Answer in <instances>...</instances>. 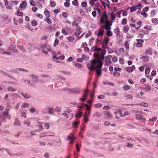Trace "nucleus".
<instances>
[{
  "instance_id": "obj_1",
  "label": "nucleus",
  "mask_w": 158,
  "mask_h": 158,
  "mask_svg": "<svg viewBox=\"0 0 158 158\" xmlns=\"http://www.w3.org/2000/svg\"><path fill=\"white\" fill-rule=\"evenodd\" d=\"M93 56L94 59L90 61L92 65L88 66V68L90 70H94L95 69V65L97 64V68L99 69H102L103 63L101 61L100 59V55L99 52H97L96 53L95 52Z\"/></svg>"
},
{
  "instance_id": "obj_2",
  "label": "nucleus",
  "mask_w": 158,
  "mask_h": 158,
  "mask_svg": "<svg viewBox=\"0 0 158 158\" xmlns=\"http://www.w3.org/2000/svg\"><path fill=\"white\" fill-rule=\"evenodd\" d=\"M63 90L69 93H72L76 94H79L81 91L80 89L77 88H73L72 89L65 88L63 89Z\"/></svg>"
},
{
  "instance_id": "obj_3",
  "label": "nucleus",
  "mask_w": 158,
  "mask_h": 158,
  "mask_svg": "<svg viewBox=\"0 0 158 158\" xmlns=\"http://www.w3.org/2000/svg\"><path fill=\"white\" fill-rule=\"evenodd\" d=\"M0 73L2 74L5 76L8 77L10 79L15 80H16L13 76H12L8 73H7L5 72L2 71V70H0Z\"/></svg>"
},
{
  "instance_id": "obj_4",
  "label": "nucleus",
  "mask_w": 158,
  "mask_h": 158,
  "mask_svg": "<svg viewBox=\"0 0 158 158\" xmlns=\"http://www.w3.org/2000/svg\"><path fill=\"white\" fill-rule=\"evenodd\" d=\"M106 20V21H108V16L106 14L104 15H103L102 18L100 19V22L101 24L104 23L105 22V20Z\"/></svg>"
},
{
  "instance_id": "obj_5",
  "label": "nucleus",
  "mask_w": 158,
  "mask_h": 158,
  "mask_svg": "<svg viewBox=\"0 0 158 158\" xmlns=\"http://www.w3.org/2000/svg\"><path fill=\"white\" fill-rule=\"evenodd\" d=\"M105 29L107 31L110 30L111 29L110 26L112 25V24L109 21L106 22Z\"/></svg>"
},
{
  "instance_id": "obj_6",
  "label": "nucleus",
  "mask_w": 158,
  "mask_h": 158,
  "mask_svg": "<svg viewBox=\"0 0 158 158\" xmlns=\"http://www.w3.org/2000/svg\"><path fill=\"white\" fill-rule=\"evenodd\" d=\"M117 113L121 117H124L127 115L129 114V113L128 111H124V113H123L120 110H118Z\"/></svg>"
},
{
  "instance_id": "obj_7",
  "label": "nucleus",
  "mask_w": 158,
  "mask_h": 158,
  "mask_svg": "<svg viewBox=\"0 0 158 158\" xmlns=\"http://www.w3.org/2000/svg\"><path fill=\"white\" fill-rule=\"evenodd\" d=\"M125 69L129 73H131L135 69V67L133 65L131 67H128L125 68Z\"/></svg>"
},
{
  "instance_id": "obj_8",
  "label": "nucleus",
  "mask_w": 158,
  "mask_h": 158,
  "mask_svg": "<svg viewBox=\"0 0 158 158\" xmlns=\"http://www.w3.org/2000/svg\"><path fill=\"white\" fill-rule=\"evenodd\" d=\"M144 87L143 88V89L147 92L150 91L151 87L150 85L148 84H145L144 85Z\"/></svg>"
},
{
  "instance_id": "obj_9",
  "label": "nucleus",
  "mask_w": 158,
  "mask_h": 158,
  "mask_svg": "<svg viewBox=\"0 0 158 158\" xmlns=\"http://www.w3.org/2000/svg\"><path fill=\"white\" fill-rule=\"evenodd\" d=\"M27 4L26 1H23L22 3L20 4L19 8L20 9L25 8L27 6Z\"/></svg>"
},
{
  "instance_id": "obj_10",
  "label": "nucleus",
  "mask_w": 158,
  "mask_h": 158,
  "mask_svg": "<svg viewBox=\"0 0 158 158\" xmlns=\"http://www.w3.org/2000/svg\"><path fill=\"white\" fill-rule=\"evenodd\" d=\"M135 118L138 120H142V121H145L146 119L143 117L142 115L136 114L135 115Z\"/></svg>"
},
{
  "instance_id": "obj_11",
  "label": "nucleus",
  "mask_w": 158,
  "mask_h": 158,
  "mask_svg": "<svg viewBox=\"0 0 158 158\" xmlns=\"http://www.w3.org/2000/svg\"><path fill=\"white\" fill-rule=\"evenodd\" d=\"M102 48L97 47L96 46H94L92 48L91 51L92 50L94 52L96 51L97 52H100Z\"/></svg>"
},
{
  "instance_id": "obj_12",
  "label": "nucleus",
  "mask_w": 158,
  "mask_h": 158,
  "mask_svg": "<svg viewBox=\"0 0 158 158\" xmlns=\"http://www.w3.org/2000/svg\"><path fill=\"white\" fill-rule=\"evenodd\" d=\"M103 113L108 118H111L112 116L109 111H105L103 112Z\"/></svg>"
},
{
  "instance_id": "obj_13",
  "label": "nucleus",
  "mask_w": 158,
  "mask_h": 158,
  "mask_svg": "<svg viewBox=\"0 0 158 158\" xmlns=\"http://www.w3.org/2000/svg\"><path fill=\"white\" fill-rule=\"evenodd\" d=\"M21 94L22 95V96H23L24 98H25L26 99L32 98L31 96L27 94H24L23 93H21Z\"/></svg>"
},
{
  "instance_id": "obj_14",
  "label": "nucleus",
  "mask_w": 158,
  "mask_h": 158,
  "mask_svg": "<svg viewBox=\"0 0 158 158\" xmlns=\"http://www.w3.org/2000/svg\"><path fill=\"white\" fill-rule=\"evenodd\" d=\"M109 42V38L106 37H105L103 40V45H104L106 46Z\"/></svg>"
},
{
  "instance_id": "obj_15",
  "label": "nucleus",
  "mask_w": 158,
  "mask_h": 158,
  "mask_svg": "<svg viewBox=\"0 0 158 158\" xmlns=\"http://www.w3.org/2000/svg\"><path fill=\"white\" fill-rule=\"evenodd\" d=\"M140 59H142L144 62H146L149 60V57L147 56H143L140 57Z\"/></svg>"
},
{
  "instance_id": "obj_16",
  "label": "nucleus",
  "mask_w": 158,
  "mask_h": 158,
  "mask_svg": "<svg viewBox=\"0 0 158 158\" xmlns=\"http://www.w3.org/2000/svg\"><path fill=\"white\" fill-rule=\"evenodd\" d=\"M17 10L18 11L15 13V15L18 16L23 17V13L19 11V8H18Z\"/></svg>"
},
{
  "instance_id": "obj_17",
  "label": "nucleus",
  "mask_w": 158,
  "mask_h": 158,
  "mask_svg": "<svg viewBox=\"0 0 158 158\" xmlns=\"http://www.w3.org/2000/svg\"><path fill=\"white\" fill-rule=\"evenodd\" d=\"M29 76L30 77H32V81L33 82H35V80H33V79H37L38 78V76L35 74H30V75H29Z\"/></svg>"
},
{
  "instance_id": "obj_18",
  "label": "nucleus",
  "mask_w": 158,
  "mask_h": 158,
  "mask_svg": "<svg viewBox=\"0 0 158 158\" xmlns=\"http://www.w3.org/2000/svg\"><path fill=\"white\" fill-rule=\"evenodd\" d=\"M45 133H41L39 135V137L40 138H42L44 137H45L47 136H54V135H46Z\"/></svg>"
},
{
  "instance_id": "obj_19",
  "label": "nucleus",
  "mask_w": 158,
  "mask_h": 158,
  "mask_svg": "<svg viewBox=\"0 0 158 158\" xmlns=\"http://www.w3.org/2000/svg\"><path fill=\"white\" fill-rule=\"evenodd\" d=\"M129 29V27L127 26H124L123 27V30L125 33H127Z\"/></svg>"
},
{
  "instance_id": "obj_20",
  "label": "nucleus",
  "mask_w": 158,
  "mask_h": 158,
  "mask_svg": "<svg viewBox=\"0 0 158 158\" xmlns=\"http://www.w3.org/2000/svg\"><path fill=\"white\" fill-rule=\"evenodd\" d=\"M114 32L117 35H119L120 33L119 28L118 27H117L114 30Z\"/></svg>"
},
{
  "instance_id": "obj_21",
  "label": "nucleus",
  "mask_w": 158,
  "mask_h": 158,
  "mask_svg": "<svg viewBox=\"0 0 158 158\" xmlns=\"http://www.w3.org/2000/svg\"><path fill=\"white\" fill-rule=\"evenodd\" d=\"M152 52L150 49H148L146 50L145 53L146 55H151Z\"/></svg>"
},
{
  "instance_id": "obj_22",
  "label": "nucleus",
  "mask_w": 158,
  "mask_h": 158,
  "mask_svg": "<svg viewBox=\"0 0 158 158\" xmlns=\"http://www.w3.org/2000/svg\"><path fill=\"white\" fill-rule=\"evenodd\" d=\"M131 88V87L129 86L128 85H125L123 88V89L125 91H127L128 90H130Z\"/></svg>"
},
{
  "instance_id": "obj_23",
  "label": "nucleus",
  "mask_w": 158,
  "mask_h": 158,
  "mask_svg": "<svg viewBox=\"0 0 158 158\" xmlns=\"http://www.w3.org/2000/svg\"><path fill=\"white\" fill-rule=\"evenodd\" d=\"M95 68H97V69H96V71L97 72V74L99 75H101V74L100 71L102 69H99L97 68V65H95ZM95 69L94 70H95Z\"/></svg>"
},
{
  "instance_id": "obj_24",
  "label": "nucleus",
  "mask_w": 158,
  "mask_h": 158,
  "mask_svg": "<svg viewBox=\"0 0 158 158\" xmlns=\"http://www.w3.org/2000/svg\"><path fill=\"white\" fill-rule=\"evenodd\" d=\"M67 39L69 42H73L74 40V37L73 36H69L67 38Z\"/></svg>"
},
{
  "instance_id": "obj_25",
  "label": "nucleus",
  "mask_w": 158,
  "mask_h": 158,
  "mask_svg": "<svg viewBox=\"0 0 158 158\" xmlns=\"http://www.w3.org/2000/svg\"><path fill=\"white\" fill-rule=\"evenodd\" d=\"M89 91L85 89L84 91V95L83 96V99H86L87 98V95L88 94Z\"/></svg>"
},
{
  "instance_id": "obj_26",
  "label": "nucleus",
  "mask_w": 158,
  "mask_h": 158,
  "mask_svg": "<svg viewBox=\"0 0 158 158\" xmlns=\"http://www.w3.org/2000/svg\"><path fill=\"white\" fill-rule=\"evenodd\" d=\"M14 125L20 126L21 125V123L20 122L18 119H15V122L14 123Z\"/></svg>"
},
{
  "instance_id": "obj_27",
  "label": "nucleus",
  "mask_w": 158,
  "mask_h": 158,
  "mask_svg": "<svg viewBox=\"0 0 158 158\" xmlns=\"http://www.w3.org/2000/svg\"><path fill=\"white\" fill-rule=\"evenodd\" d=\"M89 115L88 114L86 113L84 115V120L86 123L88 122V115Z\"/></svg>"
},
{
  "instance_id": "obj_28",
  "label": "nucleus",
  "mask_w": 158,
  "mask_h": 158,
  "mask_svg": "<svg viewBox=\"0 0 158 158\" xmlns=\"http://www.w3.org/2000/svg\"><path fill=\"white\" fill-rule=\"evenodd\" d=\"M75 66L77 68L79 69H81L82 67V66L80 64L76 63L75 64Z\"/></svg>"
},
{
  "instance_id": "obj_29",
  "label": "nucleus",
  "mask_w": 158,
  "mask_h": 158,
  "mask_svg": "<svg viewBox=\"0 0 158 158\" xmlns=\"http://www.w3.org/2000/svg\"><path fill=\"white\" fill-rule=\"evenodd\" d=\"M125 45L126 48L127 50H128L129 49V42L128 41H126L125 43Z\"/></svg>"
},
{
  "instance_id": "obj_30",
  "label": "nucleus",
  "mask_w": 158,
  "mask_h": 158,
  "mask_svg": "<svg viewBox=\"0 0 158 158\" xmlns=\"http://www.w3.org/2000/svg\"><path fill=\"white\" fill-rule=\"evenodd\" d=\"M97 0H89V3L91 6H94L95 4L94 2L96 1Z\"/></svg>"
},
{
  "instance_id": "obj_31",
  "label": "nucleus",
  "mask_w": 158,
  "mask_h": 158,
  "mask_svg": "<svg viewBox=\"0 0 158 158\" xmlns=\"http://www.w3.org/2000/svg\"><path fill=\"white\" fill-rule=\"evenodd\" d=\"M103 30H99L97 34V35L98 36H102L103 35Z\"/></svg>"
},
{
  "instance_id": "obj_32",
  "label": "nucleus",
  "mask_w": 158,
  "mask_h": 158,
  "mask_svg": "<svg viewBox=\"0 0 158 158\" xmlns=\"http://www.w3.org/2000/svg\"><path fill=\"white\" fill-rule=\"evenodd\" d=\"M83 113L82 112L78 113L75 114V117L76 118L77 117H81Z\"/></svg>"
},
{
  "instance_id": "obj_33",
  "label": "nucleus",
  "mask_w": 158,
  "mask_h": 158,
  "mask_svg": "<svg viewBox=\"0 0 158 158\" xmlns=\"http://www.w3.org/2000/svg\"><path fill=\"white\" fill-rule=\"evenodd\" d=\"M50 3L51 6L52 7H54L56 5V3L53 1H50Z\"/></svg>"
},
{
  "instance_id": "obj_34",
  "label": "nucleus",
  "mask_w": 158,
  "mask_h": 158,
  "mask_svg": "<svg viewBox=\"0 0 158 158\" xmlns=\"http://www.w3.org/2000/svg\"><path fill=\"white\" fill-rule=\"evenodd\" d=\"M23 123L24 124L26 125L27 127L29 126L31 124L30 122L28 120L24 121Z\"/></svg>"
},
{
  "instance_id": "obj_35",
  "label": "nucleus",
  "mask_w": 158,
  "mask_h": 158,
  "mask_svg": "<svg viewBox=\"0 0 158 158\" xmlns=\"http://www.w3.org/2000/svg\"><path fill=\"white\" fill-rule=\"evenodd\" d=\"M56 79L60 80H65L64 78L62 77L56 75Z\"/></svg>"
},
{
  "instance_id": "obj_36",
  "label": "nucleus",
  "mask_w": 158,
  "mask_h": 158,
  "mask_svg": "<svg viewBox=\"0 0 158 158\" xmlns=\"http://www.w3.org/2000/svg\"><path fill=\"white\" fill-rule=\"evenodd\" d=\"M126 146L127 147L131 148H132L134 146V145L129 143H127L126 144Z\"/></svg>"
},
{
  "instance_id": "obj_37",
  "label": "nucleus",
  "mask_w": 158,
  "mask_h": 158,
  "mask_svg": "<svg viewBox=\"0 0 158 158\" xmlns=\"http://www.w3.org/2000/svg\"><path fill=\"white\" fill-rule=\"evenodd\" d=\"M44 14L46 16L47 18H48L50 17L49 12L48 10H46L44 12Z\"/></svg>"
},
{
  "instance_id": "obj_38",
  "label": "nucleus",
  "mask_w": 158,
  "mask_h": 158,
  "mask_svg": "<svg viewBox=\"0 0 158 158\" xmlns=\"http://www.w3.org/2000/svg\"><path fill=\"white\" fill-rule=\"evenodd\" d=\"M115 15L113 14V13H111V15L110 17L111 18V19L112 21H114L115 18Z\"/></svg>"
},
{
  "instance_id": "obj_39",
  "label": "nucleus",
  "mask_w": 158,
  "mask_h": 158,
  "mask_svg": "<svg viewBox=\"0 0 158 158\" xmlns=\"http://www.w3.org/2000/svg\"><path fill=\"white\" fill-rule=\"evenodd\" d=\"M101 115V114H100L98 112H96L94 114L93 116L96 117H100Z\"/></svg>"
},
{
  "instance_id": "obj_40",
  "label": "nucleus",
  "mask_w": 158,
  "mask_h": 158,
  "mask_svg": "<svg viewBox=\"0 0 158 158\" xmlns=\"http://www.w3.org/2000/svg\"><path fill=\"white\" fill-rule=\"evenodd\" d=\"M38 127L39 128V131H41L43 129L42 125L40 123L38 125Z\"/></svg>"
},
{
  "instance_id": "obj_41",
  "label": "nucleus",
  "mask_w": 158,
  "mask_h": 158,
  "mask_svg": "<svg viewBox=\"0 0 158 158\" xmlns=\"http://www.w3.org/2000/svg\"><path fill=\"white\" fill-rule=\"evenodd\" d=\"M107 35L109 36H111L112 35V33L110 30L107 31H106Z\"/></svg>"
},
{
  "instance_id": "obj_42",
  "label": "nucleus",
  "mask_w": 158,
  "mask_h": 158,
  "mask_svg": "<svg viewBox=\"0 0 158 158\" xmlns=\"http://www.w3.org/2000/svg\"><path fill=\"white\" fill-rule=\"evenodd\" d=\"M127 19H124L122 20V24L123 25H125L127 23Z\"/></svg>"
},
{
  "instance_id": "obj_43",
  "label": "nucleus",
  "mask_w": 158,
  "mask_h": 158,
  "mask_svg": "<svg viewBox=\"0 0 158 158\" xmlns=\"http://www.w3.org/2000/svg\"><path fill=\"white\" fill-rule=\"evenodd\" d=\"M73 135L72 134H70L67 136V138L68 140H69L73 138Z\"/></svg>"
},
{
  "instance_id": "obj_44",
  "label": "nucleus",
  "mask_w": 158,
  "mask_h": 158,
  "mask_svg": "<svg viewBox=\"0 0 158 158\" xmlns=\"http://www.w3.org/2000/svg\"><path fill=\"white\" fill-rule=\"evenodd\" d=\"M61 32L65 35H68V32L66 31L64 29H62Z\"/></svg>"
},
{
  "instance_id": "obj_45",
  "label": "nucleus",
  "mask_w": 158,
  "mask_h": 158,
  "mask_svg": "<svg viewBox=\"0 0 158 158\" xmlns=\"http://www.w3.org/2000/svg\"><path fill=\"white\" fill-rule=\"evenodd\" d=\"M79 123V122H75L73 123V127H76L78 126Z\"/></svg>"
},
{
  "instance_id": "obj_46",
  "label": "nucleus",
  "mask_w": 158,
  "mask_h": 158,
  "mask_svg": "<svg viewBox=\"0 0 158 158\" xmlns=\"http://www.w3.org/2000/svg\"><path fill=\"white\" fill-rule=\"evenodd\" d=\"M48 113L49 114H53V113L54 112V110L52 108H48Z\"/></svg>"
},
{
  "instance_id": "obj_47",
  "label": "nucleus",
  "mask_w": 158,
  "mask_h": 158,
  "mask_svg": "<svg viewBox=\"0 0 158 158\" xmlns=\"http://www.w3.org/2000/svg\"><path fill=\"white\" fill-rule=\"evenodd\" d=\"M94 106L95 107L97 108H100L102 106V104L100 103H98L94 105Z\"/></svg>"
},
{
  "instance_id": "obj_48",
  "label": "nucleus",
  "mask_w": 158,
  "mask_h": 158,
  "mask_svg": "<svg viewBox=\"0 0 158 158\" xmlns=\"http://www.w3.org/2000/svg\"><path fill=\"white\" fill-rule=\"evenodd\" d=\"M8 90L9 91L14 92L16 90V89H14V88L12 87H9L8 88Z\"/></svg>"
},
{
  "instance_id": "obj_49",
  "label": "nucleus",
  "mask_w": 158,
  "mask_h": 158,
  "mask_svg": "<svg viewBox=\"0 0 158 158\" xmlns=\"http://www.w3.org/2000/svg\"><path fill=\"white\" fill-rule=\"evenodd\" d=\"M85 107L86 109L89 110V111H88V113L89 114V112H90V107L88 105H87V104H85Z\"/></svg>"
},
{
  "instance_id": "obj_50",
  "label": "nucleus",
  "mask_w": 158,
  "mask_h": 158,
  "mask_svg": "<svg viewBox=\"0 0 158 158\" xmlns=\"http://www.w3.org/2000/svg\"><path fill=\"white\" fill-rule=\"evenodd\" d=\"M140 105L141 106L144 107H147L148 106V104L145 102H141L140 103Z\"/></svg>"
},
{
  "instance_id": "obj_51",
  "label": "nucleus",
  "mask_w": 158,
  "mask_h": 158,
  "mask_svg": "<svg viewBox=\"0 0 158 158\" xmlns=\"http://www.w3.org/2000/svg\"><path fill=\"white\" fill-rule=\"evenodd\" d=\"M151 27L148 25H146L144 27V29L149 30H151Z\"/></svg>"
},
{
  "instance_id": "obj_52",
  "label": "nucleus",
  "mask_w": 158,
  "mask_h": 158,
  "mask_svg": "<svg viewBox=\"0 0 158 158\" xmlns=\"http://www.w3.org/2000/svg\"><path fill=\"white\" fill-rule=\"evenodd\" d=\"M81 33V32L80 31H76L75 32V35L77 37Z\"/></svg>"
},
{
  "instance_id": "obj_53",
  "label": "nucleus",
  "mask_w": 158,
  "mask_h": 158,
  "mask_svg": "<svg viewBox=\"0 0 158 158\" xmlns=\"http://www.w3.org/2000/svg\"><path fill=\"white\" fill-rule=\"evenodd\" d=\"M101 53V55H104L106 53V51L103 49H101V50L100 51Z\"/></svg>"
},
{
  "instance_id": "obj_54",
  "label": "nucleus",
  "mask_w": 158,
  "mask_h": 158,
  "mask_svg": "<svg viewBox=\"0 0 158 158\" xmlns=\"http://www.w3.org/2000/svg\"><path fill=\"white\" fill-rule=\"evenodd\" d=\"M136 10V8L135 6L132 7L130 8V11L131 12H132Z\"/></svg>"
},
{
  "instance_id": "obj_55",
  "label": "nucleus",
  "mask_w": 158,
  "mask_h": 158,
  "mask_svg": "<svg viewBox=\"0 0 158 158\" xmlns=\"http://www.w3.org/2000/svg\"><path fill=\"white\" fill-rule=\"evenodd\" d=\"M58 43L59 40H57V39H56L55 40V41L53 44V46L54 47H55L56 45L58 44Z\"/></svg>"
},
{
  "instance_id": "obj_56",
  "label": "nucleus",
  "mask_w": 158,
  "mask_h": 158,
  "mask_svg": "<svg viewBox=\"0 0 158 158\" xmlns=\"http://www.w3.org/2000/svg\"><path fill=\"white\" fill-rule=\"evenodd\" d=\"M82 60H86L88 59L89 58L88 57H87V56L83 55L82 56Z\"/></svg>"
},
{
  "instance_id": "obj_57",
  "label": "nucleus",
  "mask_w": 158,
  "mask_h": 158,
  "mask_svg": "<svg viewBox=\"0 0 158 158\" xmlns=\"http://www.w3.org/2000/svg\"><path fill=\"white\" fill-rule=\"evenodd\" d=\"M45 21L48 23L49 24H50L52 23L51 20L49 19H45Z\"/></svg>"
},
{
  "instance_id": "obj_58",
  "label": "nucleus",
  "mask_w": 158,
  "mask_h": 158,
  "mask_svg": "<svg viewBox=\"0 0 158 158\" xmlns=\"http://www.w3.org/2000/svg\"><path fill=\"white\" fill-rule=\"evenodd\" d=\"M82 6L83 7H86L87 6V3L86 2H82L81 4Z\"/></svg>"
},
{
  "instance_id": "obj_59",
  "label": "nucleus",
  "mask_w": 158,
  "mask_h": 158,
  "mask_svg": "<svg viewBox=\"0 0 158 158\" xmlns=\"http://www.w3.org/2000/svg\"><path fill=\"white\" fill-rule=\"evenodd\" d=\"M150 72V69L149 68H147L145 71V73L146 74H148Z\"/></svg>"
},
{
  "instance_id": "obj_60",
  "label": "nucleus",
  "mask_w": 158,
  "mask_h": 158,
  "mask_svg": "<svg viewBox=\"0 0 158 158\" xmlns=\"http://www.w3.org/2000/svg\"><path fill=\"white\" fill-rule=\"evenodd\" d=\"M29 106V105L27 103H24L23 105H22L21 106L23 108H25V107H28Z\"/></svg>"
},
{
  "instance_id": "obj_61",
  "label": "nucleus",
  "mask_w": 158,
  "mask_h": 158,
  "mask_svg": "<svg viewBox=\"0 0 158 158\" xmlns=\"http://www.w3.org/2000/svg\"><path fill=\"white\" fill-rule=\"evenodd\" d=\"M72 4L75 6H77L78 5V3L77 1H74L72 2Z\"/></svg>"
},
{
  "instance_id": "obj_62",
  "label": "nucleus",
  "mask_w": 158,
  "mask_h": 158,
  "mask_svg": "<svg viewBox=\"0 0 158 158\" xmlns=\"http://www.w3.org/2000/svg\"><path fill=\"white\" fill-rule=\"evenodd\" d=\"M152 21L153 23H156L158 22V20L157 19L154 18V19H152Z\"/></svg>"
},
{
  "instance_id": "obj_63",
  "label": "nucleus",
  "mask_w": 158,
  "mask_h": 158,
  "mask_svg": "<svg viewBox=\"0 0 158 158\" xmlns=\"http://www.w3.org/2000/svg\"><path fill=\"white\" fill-rule=\"evenodd\" d=\"M157 118L156 117H153L151 119H149V121L150 122H153L157 119Z\"/></svg>"
},
{
  "instance_id": "obj_64",
  "label": "nucleus",
  "mask_w": 158,
  "mask_h": 158,
  "mask_svg": "<svg viewBox=\"0 0 158 158\" xmlns=\"http://www.w3.org/2000/svg\"><path fill=\"white\" fill-rule=\"evenodd\" d=\"M30 4L32 6H35V2L33 0H31L30 1Z\"/></svg>"
}]
</instances>
